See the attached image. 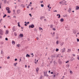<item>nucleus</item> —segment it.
I'll list each match as a JSON object with an SVG mask.
<instances>
[{
	"label": "nucleus",
	"mask_w": 79,
	"mask_h": 79,
	"mask_svg": "<svg viewBox=\"0 0 79 79\" xmlns=\"http://www.w3.org/2000/svg\"><path fill=\"white\" fill-rule=\"evenodd\" d=\"M25 67L26 68H27V65H25Z\"/></svg>",
	"instance_id": "5fc2aeb1"
},
{
	"label": "nucleus",
	"mask_w": 79,
	"mask_h": 79,
	"mask_svg": "<svg viewBox=\"0 0 79 79\" xmlns=\"http://www.w3.org/2000/svg\"><path fill=\"white\" fill-rule=\"evenodd\" d=\"M21 6H22V7H23V8H24V7H25V5H24L22 4L21 5Z\"/></svg>",
	"instance_id": "2eb2a0df"
},
{
	"label": "nucleus",
	"mask_w": 79,
	"mask_h": 79,
	"mask_svg": "<svg viewBox=\"0 0 79 79\" xmlns=\"http://www.w3.org/2000/svg\"><path fill=\"white\" fill-rule=\"evenodd\" d=\"M58 51H59V49H58V48H56V51L58 52Z\"/></svg>",
	"instance_id": "bb28decb"
},
{
	"label": "nucleus",
	"mask_w": 79,
	"mask_h": 79,
	"mask_svg": "<svg viewBox=\"0 0 79 79\" xmlns=\"http://www.w3.org/2000/svg\"><path fill=\"white\" fill-rule=\"evenodd\" d=\"M51 74H53V72H51Z\"/></svg>",
	"instance_id": "79ce46f5"
},
{
	"label": "nucleus",
	"mask_w": 79,
	"mask_h": 79,
	"mask_svg": "<svg viewBox=\"0 0 79 79\" xmlns=\"http://www.w3.org/2000/svg\"><path fill=\"white\" fill-rule=\"evenodd\" d=\"M25 26H27V24L26 23L25 24Z\"/></svg>",
	"instance_id": "c03bdc74"
},
{
	"label": "nucleus",
	"mask_w": 79,
	"mask_h": 79,
	"mask_svg": "<svg viewBox=\"0 0 79 79\" xmlns=\"http://www.w3.org/2000/svg\"><path fill=\"white\" fill-rule=\"evenodd\" d=\"M18 25H19V22H18Z\"/></svg>",
	"instance_id": "4d7b16f0"
},
{
	"label": "nucleus",
	"mask_w": 79,
	"mask_h": 79,
	"mask_svg": "<svg viewBox=\"0 0 79 79\" xmlns=\"http://www.w3.org/2000/svg\"><path fill=\"white\" fill-rule=\"evenodd\" d=\"M48 8H49L50 7V6L49 5H48Z\"/></svg>",
	"instance_id": "864d4df0"
},
{
	"label": "nucleus",
	"mask_w": 79,
	"mask_h": 79,
	"mask_svg": "<svg viewBox=\"0 0 79 79\" xmlns=\"http://www.w3.org/2000/svg\"><path fill=\"white\" fill-rule=\"evenodd\" d=\"M18 26L19 27H20V24L18 25Z\"/></svg>",
	"instance_id": "6e6d98bb"
},
{
	"label": "nucleus",
	"mask_w": 79,
	"mask_h": 79,
	"mask_svg": "<svg viewBox=\"0 0 79 79\" xmlns=\"http://www.w3.org/2000/svg\"><path fill=\"white\" fill-rule=\"evenodd\" d=\"M19 45H20V44H17V46L18 47H19Z\"/></svg>",
	"instance_id": "c756f323"
},
{
	"label": "nucleus",
	"mask_w": 79,
	"mask_h": 79,
	"mask_svg": "<svg viewBox=\"0 0 79 79\" xmlns=\"http://www.w3.org/2000/svg\"><path fill=\"white\" fill-rule=\"evenodd\" d=\"M55 32H53V34H55Z\"/></svg>",
	"instance_id": "e2e57ef3"
},
{
	"label": "nucleus",
	"mask_w": 79,
	"mask_h": 79,
	"mask_svg": "<svg viewBox=\"0 0 79 79\" xmlns=\"http://www.w3.org/2000/svg\"><path fill=\"white\" fill-rule=\"evenodd\" d=\"M2 6V5L0 4V9L1 8V6Z\"/></svg>",
	"instance_id": "3c124183"
},
{
	"label": "nucleus",
	"mask_w": 79,
	"mask_h": 79,
	"mask_svg": "<svg viewBox=\"0 0 79 79\" xmlns=\"http://www.w3.org/2000/svg\"><path fill=\"white\" fill-rule=\"evenodd\" d=\"M71 51V50L70 49H68V51H67V52H70Z\"/></svg>",
	"instance_id": "9b49d317"
},
{
	"label": "nucleus",
	"mask_w": 79,
	"mask_h": 79,
	"mask_svg": "<svg viewBox=\"0 0 79 79\" xmlns=\"http://www.w3.org/2000/svg\"><path fill=\"white\" fill-rule=\"evenodd\" d=\"M0 21H2V19H1Z\"/></svg>",
	"instance_id": "680f3d73"
},
{
	"label": "nucleus",
	"mask_w": 79,
	"mask_h": 79,
	"mask_svg": "<svg viewBox=\"0 0 79 79\" xmlns=\"http://www.w3.org/2000/svg\"><path fill=\"white\" fill-rule=\"evenodd\" d=\"M66 49L65 48H64L63 49H62L61 50V51L62 52V53H64L65 52V51H66Z\"/></svg>",
	"instance_id": "7ed1b4c3"
},
{
	"label": "nucleus",
	"mask_w": 79,
	"mask_h": 79,
	"mask_svg": "<svg viewBox=\"0 0 79 79\" xmlns=\"http://www.w3.org/2000/svg\"><path fill=\"white\" fill-rule=\"evenodd\" d=\"M56 44H59V42H58V41H57L56 42Z\"/></svg>",
	"instance_id": "7c9ffc66"
},
{
	"label": "nucleus",
	"mask_w": 79,
	"mask_h": 79,
	"mask_svg": "<svg viewBox=\"0 0 79 79\" xmlns=\"http://www.w3.org/2000/svg\"><path fill=\"white\" fill-rule=\"evenodd\" d=\"M4 33V32L3 31V30L0 29V35H2Z\"/></svg>",
	"instance_id": "f257e3e1"
},
{
	"label": "nucleus",
	"mask_w": 79,
	"mask_h": 79,
	"mask_svg": "<svg viewBox=\"0 0 79 79\" xmlns=\"http://www.w3.org/2000/svg\"><path fill=\"white\" fill-rule=\"evenodd\" d=\"M16 64H18V63H14V66H16Z\"/></svg>",
	"instance_id": "4468645a"
},
{
	"label": "nucleus",
	"mask_w": 79,
	"mask_h": 79,
	"mask_svg": "<svg viewBox=\"0 0 79 79\" xmlns=\"http://www.w3.org/2000/svg\"><path fill=\"white\" fill-rule=\"evenodd\" d=\"M54 12H57V10H55Z\"/></svg>",
	"instance_id": "13d9d810"
},
{
	"label": "nucleus",
	"mask_w": 79,
	"mask_h": 79,
	"mask_svg": "<svg viewBox=\"0 0 79 79\" xmlns=\"http://www.w3.org/2000/svg\"><path fill=\"white\" fill-rule=\"evenodd\" d=\"M28 68H30V66H28Z\"/></svg>",
	"instance_id": "bf43d9fd"
},
{
	"label": "nucleus",
	"mask_w": 79,
	"mask_h": 79,
	"mask_svg": "<svg viewBox=\"0 0 79 79\" xmlns=\"http://www.w3.org/2000/svg\"><path fill=\"white\" fill-rule=\"evenodd\" d=\"M72 55L73 56H76V55L74 54H73Z\"/></svg>",
	"instance_id": "4c0bfd02"
},
{
	"label": "nucleus",
	"mask_w": 79,
	"mask_h": 79,
	"mask_svg": "<svg viewBox=\"0 0 79 79\" xmlns=\"http://www.w3.org/2000/svg\"><path fill=\"white\" fill-rule=\"evenodd\" d=\"M33 8H31V10H33Z\"/></svg>",
	"instance_id": "09e8293b"
},
{
	"label": "nucleus",
	"mask_w": 79,
	"mask_h": 79,
	"mask_svg": "<svg viewBox=\"0 0 79 79\" xmlns=\"http://www.w3.org/2000/svg\"><path fill=\"white\" fill-rule=\"evenodd\" d=\"M17 14H19V13H21V10L18 9L17 10Z\"/></svg>",
	"instance_id": "39448f33"
},
{
	"label": "nucleus",
	"mask_w": 79,
	"mask_h": 79,
	"mask_svg": "<svg viewBox=\"0 0 79 79\" xmlns=\"http://www.w3.org/2000/svg\"><path fill=\"white\" fill-rule=\"evenodd\" d=\"M54 77H55V75H54Z\"/></svg>",
	"instance_id": "0e129e2a"
},
{
	"label": "nucleus",
	"mask_w": 79,
	"mask_h": 79,
	"mask_svg": "<svg viewBox=\"0 0 79 79\" xmlns=\"http://www.w3.org/2000/svg\"><path fill=\"white\" fill-rule=\"evenodd\" d=\"M7 1V0H4V3H6Z\"/></svg>",
	"instance_id": "412c9836"
},
{
	"label": "nucleus",
	"mask_w": 79,
	"mask_h": 79,
	"mask_svg": "<svg viewBox=\"0 0 79 79\" xmlns=\"http://www.w3.org/2000/svg\"><path fill=\"white\" fill-rule=\"evenodd\" d=\"M73 33H74V34H76V31H73Z\"/></svg>",
	"instance_id": "4be33fe9"
},
{
	"label": "nucleus",
	"mask_w": 79,
	"mask_h": 79,
	"mask_svg": "<svg viewBox=\"0 0 79 79\" xmlns=\"http://www.w3.org/2000/svg\"><path fill=\"white\" fill-rule=\"evenodd\" d=\"M35 64H37V62L36 61L35 62Z\"/></svg>",
	"instance_id": "603ef678"
},
{
	"label": "nucleus",
	"mask_w": 79,
	"mask_h": 79,
	"mask_svg": "<svg viewBox=\"0 0 79 79\" xmlns=\"http://www.w3.org/2000/svg\"><path fill=\"white\" fill-rule=\"evenodd\" d=\"M27 8H29V6H27Z\"/></svg>",
	"instance_id": "de8ad7c7"
},
{
	"label": "nucleus",
	"mask_w": 79,
	"mask_h": 79,
	"mask_svg": "<svg viewBox=\"0 0 79 79\" xmlns=\"http://www.w3.org/2000/svg\"><path fill=\"white\" fill-rule=\"evenodd\" d=\"M66 63H69V60H68L67 61L65 62Z\"/></svg>",
	"instance_id": "72a5a7b5"
},
{
	"label": "nucleus",
	"mask_w": 79,
	"mask_h": 79,
	"mask_svg": "<svg viewBox=\"0 0 79 79\" xmlns=\"http://www.w3.org/2000/svg\"><path fill=\"white\" fill-rule=\"evenodd\" d=\"M63 44H64V43H62L61 44V46H62V45H63Z\"/></svg>",
	"instance_id": "c9c22d12"
},
{
	"label": "nucleus",
	"mask_w": 79,
	"mask_h": 79,
	"mask_svg": "<svg viewBox=\"0 0 79 79\" xmlns=\"http://www.w3.org/2000/svg\"><path fill=\"white\" fill-rule=\"evenodd\" d=\"M43 3V1H41V3Z\"/></svg>",
	"instance_id": "69168bd1"
},
{
	"label": "nucleus",
	"mask_w": 79,
	"mask_h": 79,
	"mask_svg": "<svg viewBox=\"0 0 79 79\" xmlns=\"http://www.w3.org/2000/svg\"><path fill=\"white\" fill-rule=\"evenodd\" d=\"M6 15L5 14V15H4V16H3V18H4L6 17Z\"/></svg>",
	"instance_id": "cd10ccee"
},
{
	"label": "nucleus",
	"mask_w": 79,
	"mask_h": 79,
	"mask_svg": "<svg viewBox=\"0 0 79 79\" xmlns=\"http://www.w3.org/2000/svg\"><path fill=\"white\" fill-rule=\"evenodd\" d=\"M44 76H47V77L48 76L47 74V72H44Z\"/></svg>",
	"instance_id": "423d86ee"
},
{
	"label": "nucleus",
	"mask_w": 79,
	"mask_h": 79,
	"mask_svg": "<svg viewBox=\"0 0 79 79\" xmlns=\"http://www.w3.org/2000/svg\"><path fill=\"white\" fill-rule=\"evenodd\" d=\"M5 40H8V38H5Z\"/></svg>",
	"instance_id": "e433bc0d"
},
{
	"label": "nucleus",
	"mask_w": 79,
	"mask_h": 79,
	"mask_svg": "<svg viewBox=\"0 0 79 79\" xmlns=\"http://www.w3.org/2000/svg\"><path fill=\"white\" fill-rule=\"evenodd\" d=\"M77 42H79V39H77Z\"/></svg>",
	"instance_id": "58836bf2"
},
{
	"label": "nucleus",
	"mask_w": 79,
	"mask_h": 79,
	"mask_svg": "<svg viewBox=\"0 0 79 79\" xmlns=\"http://www.w3.org/2000/svg\"><path fill=\"white\" fill-rule=\"evenodd\" d=\"M1 54H3V50H2V51H1Z\"/></svg>",
	"instance_id": "c85d7f7f"
},
{
	"label": "nucleus",
	"mask_w": 79,
	"mask_h": 79,
	"mask_svg": "<svg viewBox=\"0 0 79 79\" xmlns=\"http://www.w3.org/2000/svg\"><path fill=\"white\" fill-rule=\"evenodd\" d=\"M50 71L49 70L48 71V73H50Z\"/></svg>",
	"instance_id": "774afa93"
},
{
	"label": "nucleus",
	"mask_w": 79,
	"mask_h": 79,
	"mask_svg": "<svg viewBox=\"0 0 79 79\" xmlns=\"http://www.w3.org/2000/svg\"><path fill=\"white\" fill-rule=\"evenodd\" d=\"M7 13H11V11L10 10H8Z\"/></svg>",
	"instance_id": "5701e85b"
},
{
	"label": "nucleus",
	"mask_w": 79,
	"mask_h": 79,
	"mask_svg": "<svg viewBox=\"0 0 79 79\" xmlns=\"http://www.w3.org/2000/svg\"><path fill=\"white\" fill-rule=\"evenodd\" d=\"M79 6L78 7V6H77L76 7V10H79Z\"/></svg>",
	"instance_id": "6ab92c4d"
},
{
	"label": "nucleus",
	"mask_w": 79,
	"mask_h": 79,
	"mask_svg": "<svg viewBox=\"0 0 79 79\" xmlns=\"http://www.w3.org/2000/svg\"><path fill=\"white\" fill-rule=\"evenodd\" d=\"M70 74H73V72H72V71H70Z\"/></svg>",
	"instance_id": "2f4dec72"
},
{
	"label": "nucleus",
	"mask_w": 79,
	"mask_h": 79,
	"mask_svg": "<svg viewBox=\"0 0 79 79\" xmlns=\"http://www.w3.org/2000/svg\"><path fill=\"white\" fill-rule=\"evenodd\" d=\"M6 34H8V31L6 30Z\"/></svg>",
	"instance_id": "b1692460"
},
{
	"label": "nucleus",
	"mask_w": 79,
	"mask_h": 79,
	"mask_svg": "<svg viewBox=\"0 0 79 79\" xmlns=\"http://www.w3.org/2000/svg\"><path fill=\"white\" fill-rule=\"evenodd\" d=\"M39 29L40 31H41V30H42V31H43V29L42 28L40 27Z\"/></svg>",
	"instance_id": "393cba45"
},
{
	"label": "nucleus",
	"mask_w": 79,
	"mask_h": 79,
	"mask_svg": "<svg viewBox=\"0 0 79 79\" xmlns=\"http://www.w3.org/2000/svg\"><path fill=\"white\" fill-rule=\"evenodd\" d=\"M53 27V25H50V27H51V28H52Z\"/></svg>",
	"instance_id": "a878e982"
},
{
	"label": "nucleus",
	"mask_w": 79,
	"mask_h": 79,
	"mask_svg": "<svg viewBox=\"0 0 79 79\" xmlns=\"http://www.w3.org/2000/svg\"><path fill=\"white\" fill-rule=\"evenodd\" d=\"M57 16H59V17H58V18H60L61 16H60V15L59 14H57Z\"/></svg>",
	"instance_id": "f3484780"
},
{
	"label": "nucleus",
	"mask_w": 79,
	"mask_h": 79,
	"mask_svg": "<svg viewBox=\"0 0 79 79\" xmlns=\"http://www.w3.org/2000/svg\"><path fill=\"white\" fill-rule=\"evenodd\" d=\"M2 36H1V35H0V39L1 38H2Z\"/></svg>",
	"instance_id": "8fccbe9b"
},
{
	"label": "nucleus",
	"mask_w": 79,
	"mask_h": 79,
	"mask_svg": "<svg viewBox=\"0 0 79 79\" xmlns=\"http://www.w3.org/2000/svg\"><path fill=\"white\" fill-rule=\"evenodd\" d=\"M27 24H29V22H28L27 23Z\"/></svg>",
	"instance_id": "052dcab7"
},
{
	"label": "nucleus",
	"mask_w": 79,
	"mask_h": 79,
	"mask_svg": "<svg viewBox=\"0 0 79 79\" xmlns=\"http://www.w3.org/2000/svg\"><path fill=\"white\" fill-rule=\"evenodd\" d=\"M12 44H14V45H15V42L14 41H12Z\"/></svg>",
	"instance_id": "dca6fc26"
},
{
	"label": "nucleus",
	"mask_w": 79,
	"mask_h": 79,
	"mask_svg": "<svg viewBox=\"0 0 79 79\" xmlns=\"http://www.w3.org/2000/svg\"><path fill=\"white\" fill-rule=\"evenodd\" d=\"M53 29V31H55L56 30V29H55V28H53V29Z\"/></svg>",
	"instance_id": "f704fd0d"
},
{
	"label": "nucleus",
	"mask_w": 79,
	"mask_h": 79,
	"mask_svg": "<svg viewBox=\"0 0 79 79\" xmlns=\"http://www.w3.org/2000/svg\"><path fill=\"white\" fill-rule=\"evenodd\" d=\"M60 21L61 22H63V21H64V19H60Z\"/></svg>",
	"instance_id": "ddd939ff"
},
{
	"label": "nucleus",
	"mask_w": 79,
	"mask_h": 79,
	"mask_svg": "<svg viewBox=\"0 0 79 79\" xmlns=\"http://www.w3.org/2000/svg\"><path fill=\"white\" fill-rule=\"evenodd\" d=\"M41 7H44V5L43 4H41Z\"/></svg>",
	"instance_id": "473e14b6"
},
{
	"label": "nucleus",
	"mask_w": 79,
	"mask_h": 79,
	"mask_svg": "<svg viewBox=\"0 0 79 79\" xmlns=\"http://www.w3.org/2000/svg\"><path fill=\"white\" fill-rule=\"evenodd\" d=\"M75 60V58H74L73 57H72L71 59L70 60L71 61H73V60Z\"/></svg>",
	"instance_id": "9d476101"
},
{
	"label": "nucleus",
	"mask_w": 79,
	"mask_h": 79,
	"mask_svg": "<svg viewBox=\"0 0 79 79\" xmlns=\"http://www.w3.org/2000/svg\"><path fill=\"white\" fill-rule=\"evenodd\" d=\"M13 11L15 13V10H13Z\"/></svg>",
	"instance_id": "37998d69"
},
{
	"label": "nucleus",
	"mask_w": 79,
	"mask_h": 79,
	"mask_svg": "<svg viewBox=\"0 0 79 79\" xmlns=\"http://www.w3.org/2000/svg\"><path fill=\"white\" fill-rule=\"evenodd\" d=\"M66 2H67L66 1H65V0H63L61 2H59V3H60V4H62L63 3H66Z\"/></svg>",
	"instance_id": "f03ea898"
},
{
	"label": "nucleus",
	"mask_w": 79,
	"mask_h": 79,
	"mask_svg": "<svg viewBox=\"0 0 79 79\" xmlns=\"http://www.w3.org/2000/svg\"><path fill=\"white\" fill-rule=\"evenodd\" d=\"M36 39H37V40H39V38H38V37H37Z\"/></svg>",
	"instance_id": "49530a36"
},
{
	"label": "nucleus",
	"mask_w": 79,
	"mask_h": 79,
	"mask_svg": "<svg viewBox=\"0 0 79 79\" xmlns=\"http://www.w3.org/2000/svg\"><path fill=\"white\" fill-rule=\"evenodd\" d=\"M19 36L21 37H23L24 36L23 35V34H21L19 35Z\"/></svg>",
	"instance_id": "1a4fd4ad"
},
{
	"label": "nucleus",
	"mask_w": 79,
	"mask_h": 79,
	"mask_svg": "<svg viewBox=\"0 0 79 79\" xmlns=\"http://www.w3.org/2000/svg\"><path fill=\"white\" fill-rule=\"evenodd\" d=\"M13 17H14V18H16V16H14Z\"/></svg>",
	"instance_id": "338daca9"
},
{
	"label": "nucleus",
	"mask_w": 79,
	"mask_h": 79,
	"mask_svg": "<svg viewBox=\"0 0 79 79\" xmlns=\"http://www.w3.org/2000/svg\"><path fill=\"white\" fill-rule=\"evenodd\" d=\"M17 59H15V61H17Z\"/></svg>",
	"instance_id": "a18cd8bd"
},
{
	"label": "nucleus",
	"mask_w": 79,
	"mask_h": 79,
	"mask_svg": "<svg viewBox=\"0 0 79 79\" xmlns=\"http://www.w3.org/2000/svg\"><path fill=\"white\" fill-rule=\"evenodd\" d=\"M29 15H30V16L31 17L32 15H31V14H29Z\"/></svg>",
	"instance_id": "ea45409f"
},
{
	"label": "nucleus",
	"mask_w": 79,
	"mask_h": 79,
	"mask_svg": "<svg viewBox=\"0 0 79 79\" xmlns=\"http://www.w3.org/2000/svg\"><path fill=\"white\" fill-rule=\"evenodd\" d=\"M7 59H10V56H9L7 57Z\"/></svg>",
	"instance_id": "a19ab883"
},
{
	"label": "nucleus",
	"mask_w": 79,
	"mask_h": 79,
	"mask_svg": "<svg viewBox=\"0 0 79 79\" xmlns=\"http://www.w3.org/2000/svg\"><path fill=\"white\" fill-rule=\"evenodd\" d=\"M14 34L15 36H17V34L16 32H14Z\"/></svg>",
	"instance_id": "aec40b11"
},
{
	"label": "nucleus",
	"mask_w": 79,
	"mask_h": 79,
	"mask_svg": "<svg viewBox=\"0 0 79 79\" xmlns=\"http://www.w3.org/2000/svg\"><path fill=\"white\" fill-rule=\"evenodd\" d=\"M29 28H31H31H34V25L32 24L31 25H29Z\"/></svg>",
	"instance_id": "20e7f679"
},
{
	"label": "nucleus",
	"mask_w": 79,
	"mask_h": 79,
	"mask_svg": "<svg viewBox=\"0 0 79 79\" xmlns=\"http://www.w3.org/2000/svg\"><path fill=\"white\" fill-rule=\"evenodd\" d=\"M39 68H37L36 69V72L37 73H38V71H39Z\"/></svg>",
	"instance_id": "0eeeda50"
},
{
	"label": "nucleus",
	"mask_w": 79,
	"mask_h": 79,
	"mask_svg": "<svg viewBox=\"0 0 79 79\" xmlns=\"http://www.w3.org/2000/svg\"><path fill=\"white\" fill-rule=\"evenodd\" d=\"M6 10L7 11H8V10H10V8H9V7H6Z\"/></svg>",
	"instance_id": "f8f14e48"
},
{
	"label": "nucleus",
	"mask_w": 79,
	"mask_h": 79,
	"mask_svg": "<svg viewBox=\"0 0 79 79\" xmlns=\"http://www.w3.org/2000/svg\"><path fill=\"white\" fill-rule=\"evenodd\" d=\"M68 11L69 13H71V8H69L68 10Z\"/></svg>",
	"instance_id": "6e6552de"
},
{
	"label": "nucleus",
	"mask_w": 79,
	"mask_h": 79,
	"mask_svg": "<svg viewBox=\"0 0 79 79\" xmlns=\"http://www.w3.org/2000/svg\"><path fill=\"white\" fill-rule=\"evenodd\" d=\"M30 55L28 54H27V55L26 56V57H30Z\"/></svg>",
	"instance_id": "a211bd4d"
}]
</instances>
